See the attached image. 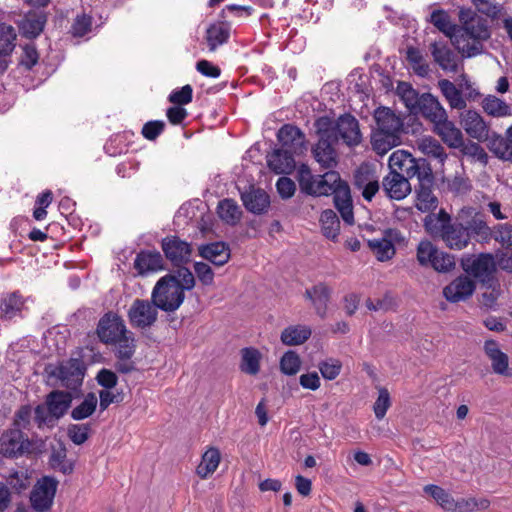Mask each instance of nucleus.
<instances>
[{"instance_id": "50", "label": "nucleus", "mask_w": 512, "mask_h": 512, "mask_svg": "<svg viewBox=\"0 0 512 512\" xmlns=\"http://www.w3.org/2000/svg\"><path fill=\"white\" fill-rule=\"evenodd\" d=\"M440 249L428 240L421 241L417 246L416 257L423 267H431Z\"/></svg>"}, {"instance_id": "54", "label": "nucleus", "mask_w": 512, "mask_h": 512, "mask_svg": "<svg viewBox=\"0 0 512 512\" xmlns=\"http://www.w3.org/2000/svg\"><path fill=\"white\" fill-rule=\"evenodd\" d=\"M407 60L417 75L424 77L428 74L429 66L424 61L423 56L418 49L413 47L408 48Z\"/></svg>"}, {"instance_id": "60", "label": "nucleus", "mask_w": 512, "mask_h": 512, "mask_svg": "<svg viewBox=\"0 0 512 512\" xmlns=\"http://www.w3.org/2000/svg\"><path fill=\"white\" fill-rule=\"evenodd\" d=\"M315 178L316 176L312 174L310 168L306 164H301L298 167L297 180L302 192L309 194Z\"/></svg>"}, {"instance_id": "27", "label": "nucleus", "mask_w": 512, "mask_h": 512, "mask_svg": "<svg viewBox=\"0 0 512 512\" xmlns=\"http://www.w3.org/2000/svg\"><path fill=\"white\" fill-rule=\"evenodd\" d=\"M433 176L429 180H419L416 189L415 207L421 212H431L438 206V199L432 191Z\"/></svg>"}, {"instance_id": "47", "label": "nucleus", "mask_w": 512, "mask_h": 512, "mask_svg": "<svg viewBox=\"0 0 512 512\" xmlns=\"http://www.w3.org/2000/svg\"><path fill=\"white\" fill-rule=\"evenodd\" d=\"M320 223L324 236L335 240L340 231V221L336 213L331 209L324 210L320 216Z\"/></svg>"}, {"instance_id": "33", "label": "nucleus", "mask_w": 512, "mask_h": 512, "mask_svg": "<svg viewBox=\"0 0 512 512\" xmlns=\"http://www.w3.org/2000/svg\"><path fill=\"white\" fill-rule=\"evenodd\" d=\"M241 199L245 208L254 214L266 212L270 205L269 195L262 189L252 188L242 193Z\"/></svg>"}, {"instance_id": "8", "label": "nucleus", "mask_w": 512, "mask_h": 512, "mask_svg": "<svg viewBox=\"0 0 512 512\" xmlns=\"http://www.w3.org/2000/svg\"><path fill=\"white\" fill-rule=\"evenodd\" d=\"M157 309L153 301L135 299L128 310L131 325L141 329L152 326L157 320Z\"/></svg>"}, {"instance_id": "52", "label": "nucleus", "mask_w": 512, "mask_h": 512, "mask_svg": "<svg viewBox=\"0 0 512 512\" xmlns=\"http://www.w3.org/2000/svg\"><path fill=\"white\" fill-rule=\"evenodd\" d=\"M114 343L117 344V357L123 360H130L135 352L133 333L127 330V332H124V335H121Z\"/></svg>"}, {"instance_id": "42", "label": "nucleus", "mask_w": 512, "mask_h": 512, "mask_svg": "<svg viewBox=\"0 0 512 512\" xmlns=\"http://www.w3.org/2000/svg\"><path fill=\"white\" fill-rule=\"evenodd\" d=\"M396 91L405 107L411 113H417V109L419 108L420 102L422 100V94L419 95L418 92L413 89L409 83L406 82H400L397 85Z\"/></svg>"}, {"instance_id": "63", "label": "nucleus", "mask_w": 512, "mask_h": 512, "mask_svg": "<svg viewBox=\"0 0 512 512\" xmlns=\"http://www.w3.org/2000/svg\"><path fill=\"white\" fill-rule=\"evenodd\" d=\"M39 54L33 44H26L22 47L20 64L27 69H31L38 62Z\"/></svg>"}, {"instance_id": "3", "label": "nucleus", "mask_w": 512, "mask_h": 512, "mask_svg": "<svg viewBox=\"0 0 512 512\" xmlns=\"http://www.w3.org/2000/svg\"><path fill=\"white\" fill-rule=\"evenodd\" d=\"M373 117L376 127L371 135V145L378 155L383 156L401 144L403 121L388 107H378Z\"/></svg>"}, {"instance_id": "62", "label": "nucleus", "mask_w": 512, "mask_h": 512, "mask_svg": "<svg viewBox=\"0 0 512 512\" xmlns=\"http://www.w3.org/2000/svg\"><path fill=\"white\" fill-rule=\"evenodd\" d=\"M193 89L187 84L180 89L174 90L169 95V101L175 105H186L192 101Z\"/></svg>"}, {"instance_id": "57", "label": "nucleus", "mask_w": 512, "mask_h": 512, "mask_svg": "<svg viewBox=\"0 0 512 512\" xmlns=\"http://www.w3.org/2000/svg\"><path fill=\"white\" fill-rule=\"evenodd\" d=\"M455 267L454 257L442 250H439L434 262L431 265L435 271L440 273H447L453 270Z\"/></svg>"}, {"instance_id": "48", "label": "nucleus", "mask_w": 512, "mask_h": 512, "mask_svg": "<svg viewBox=\"0 0 512 512\" xmlns=\"http://www.w3.org/2000/svg\"><path fill=\"white\" fill-rule=\"evenodd\" d=\"M97 404V396L92 392L88 393L84 397L83 401L72 409V419L80 421L90 417L95 412Z\"/></svg>"}, {"instance_id": "44", "label": "nucleus", "mask_w": 512, "mask_h": 512, "mask_svg": "<svg viewBox=\"0 0 512 512\" xmlns=\"http://www.w3.org/2000/svg\"><path fill=\"white\" fill-rule=\"evenodd\" d=\"M490 500L485 497H462L456 499L453 512H477L487 510Z\"/></svg>"}, {"instance_id": "13", "label": "nucleus", "mask_w": 512, "mask_h": 512, "mask_svg": "<svg viewBox=\"0 0 512 512\" xmlns=\"http://www.w3.org/2000/svg\"><path fill=\"white\" fill-rule=\"evenodd\" d=\"M437 235L452 250L465 249L470 243V233L462 221L446 224L437 230Z\"/></svg>"}, {"instance_id": "55", "label": "nucleus", "mask_w": 512, "mask_h": 512, "mask_svg": "<svg viewBox=\"0 0 512 512\" xmlns=\"http://www.w3.org/2000/svg\"><path fill=\"white\" fill-rule=\"evenodd\" d=\"M89 433V424H71L67 428L69 439L76 445L85 443L89 438Z\"/></svg>"}, {"instance_id": "38", "label": "nucleus", "mask_w": 512, "mask_h": 512, "mask_svg": "<svg viewBox=\"0 0 512 512\" xmlns=\"http://www.w3.org/2000/svg\"><path fill=\"white\" fill-rule=\"evenodd\" d=\"M262 354L254 347L241 350L240 370L248 375L255 376L260 372Z\"/></svg>"}, {"instance_id": "41", "label": "nucleus", "mask_w": 512, "mask_h": 512, "mask_svg": "<svg viewBox=\"0 0 512 512\" xmlns=\"http://www.w3.org/2000/svg\"><path fill=\"white\" fill-rule=\"evenodd\" d=\"M416 146L422 154L437 159L440 163H443L447 158V154L442 145L431 136L418 138L416 140Z\"/></svg>"}, {"instance_id": "64", "label": "nucleus", "mask_w": 512, "mask_h": 512, "mask_svg": "<svg viewBox=\"0 0 512 512\" xmlns=\"http://www.w3.org/2000/svg\"><path fill=\"white\" fill-rule=\"evenodd\" d=\"M494 239L501 243L502 246L512 245V225L500 224L495 228Z\"/></svg>"}, {"instance_id": "43", "label": "nucleus", "mask_w": 512, "mask_h": 512, "mask_svg": "<svg viewBox=\"0 0 512 512\" xmlns=\"http://www.w3.org/2000/svg\"><path fill=\"white\" fill-rule=\"evenodd\" d=\"M217 213L221 220L229 225H236L242 216L238 204L232 199H224L217 206Z\"/></svg>"}, {"instance_id": "22", "label": "nucleus", "mask_w": 512, "mask_h": 512, "mask_svg": "<svg viewBox=\"0 0 512 512\" xmlns=\"http://www.w3.org/2000/svg\"><path fill=\"white\" fill-rule=\"evenodd\" d=\"M396 234L394 230H387L382 237L368 240V246L378 261L385 262L394 257L396 250L393 239Z\"/></svg>"}, {"instance_id": "51", "label": "nucleus", "mask_w": 512, "mask_h": 512, "mask_svg": "<svg viewBox=\"0 0 512 512\" xmlns=\"http://www.w3.org/2000/svg\"><path fill=\"white\" fill-rule=\"evenodd\" d=\"M16 36L13 26L0 23V56L9 55L14 50Z\"/></svg>"}, {"instance_id": "23", "label": "nucleus", "mask_w": 512, "mask_h": 512, "mask_svg": "<svg viewBox=\"0 0 512 512\" xmlns=\"http://www.w3.org/2000/svg\"><path fill=\"white\" fill-rule=\"evenodd\" d=\"M433 131L451 148H459L463 144V134L448 119V115L433 125Z\"/></svg>"}, {"instance_id": "31", "label": "nucleus", "mask_w": 512, "mask_h": 512, "mask_svg": "<svg viewBox=\"0 0 512 512\" xmlns=\"http://www.w3.org/2000/svg\"><path fill=\"white\" fill-rule=\"evenodd\" d=\"M434 61L445 71L456 72L458 59L454 52L445 44L434 42L430 47Z\"/></svg>"}, {"instance_id": "19", "label": "nucleus", "mask_w": 512, "mask_h": 512, "mask_svg": "<svg viewBox=\"0 0 512 512\" xmlns=\"http://www.w3.org/2000/svg\"><path fill=\"white\" fill-rule=\"evenodd\" d=\"M483 349L495 374L506 377L512 376V370L509 367V357L501 350L500 345L496 341H485Z\"/></svg>"}, {"instance_id": "2", "label": "nucleus", "mask_w": 512, "mask_h": 512, "mask_svg": "<svg viewBox=\"0 0 512 512\" xmlns=\"http://www.w3.org/2000/svg\"><path fill=\"white\" fill-rule=\"evenodd\" d=\"M461 26L454 36V46L463 57H474L483 52V42L490 38L487 21L470 9L459 12Z\"/></svg>"}, {"instance_id": "24", "label": "nucleus", "mask_w": 512, "mask_h": 512, "mask_svg": "<svg viewBox=\"0 0 512 512\" xmlns=\"http://www.w3.org/2000/svg\"><path fill=\"white\" fill-rule=\"evenodd\" d=\"M343 181L336 171H328L323 175L316 176L312 188L310 189L309 195L313 196H327L334 194Z\"/></svg>"}, {"instance_id": "29", "label": "nucleus", "mask_w": 512, "mask_h": 512, "mask_svg": "<svg viewBox=\"0 0 512 512\" xmlns=\"http://www.w3.org/2000/svg\"><path fill=\"white\" fill-rule=\"evenodd\" d=\"M334 204L343 221L348 225H352L354 223L353 204L350 188L346 182L341 184L334 193Z\"/></svg>"}, {"instance_id": "14", "label": "nucleus", "mask_w": 512, "mask_h": 512, "mask_svg": "<svg viewBox=\"0 0 512 512\" xmlns=\"http://www.w3.org/2000/svg\"><path fill=\"white\" fill-rule=\"evenodd\" d=\"M354 186L362 197L370 202L380 190L379 178L368 164H362L355 172Z\"/></svg>"}, {"instance_id": "21", "label": "nucleus", "mask_w": 512, "mask_h": 512, "mask_svg": "<svg viewBox=\"0 0 512 512\" xmlns=\"http://www.w3.org/2000/svg\"><path fill=\"white\" fill-rule=\"evenodd\" d=\"M461 125L473 139L485 141L489 137V127L484 118L475 110H467L461 115Z\"/></svg>"}, {"instance_id": "6", "label": "nucleus", "mask_w": 512, "mask_h": 512, "mask_svg": "<svg viewBox=\"0 0 512 512\" xmlns=\"http://www.w3.org/2000/svg\"><path fill=\"white\" fill-rule=\"evenodd\" d=\"M331 138L337 141L339 138L348 146H356L362 140V135L357 119L350 115H342L336 122L329 119Z\"/></svg>"}, {"instance_id": "49", "label": "nucleus", "mask_w": 512, "mask_h": 512, "mask_svg": "<svg viewBox=\"0 0 512 512\" xmlns=\"http://www.w3.org/2000/svg\"><path fill=\"white\" fill-rule=\"evenodd\" d=\"M45 19L41 15L27 14L20 24L24 36L28 38L37 37L44 28Z\"/></svg>"}, {"instance_id": "18", "label": "nucleus", "mask_w": 512, "mask_h": 512, "mask_svg": "<svg viewBox=\"0 0 512 512\" xmlns=\"http://www.w3.org/2000/svg\"><path fill=\"white\" fill-rule=\"evenodd\" d=\"M161 246L167 259L175 265L187 263L190 260L192 253L190 244L177 236L164 238Z\"/></svg>"}, {"instance_id": "30", "label": "nucleus", "mask_w": 512, "mask_h": 512, "mask_svg": "<svg viewBox=\"0 0 512 512\" xmlns=\"http://www.w3.org/2000/svg\"><path fill=\"white\" fill-rule=\"evenodd\" d=\"M71 403V393L58 390L49 393L45 401L50 416L56 420L61 418L67 412Z\"/></svg>"}, {"instance_id": "32", "label": "nucleus", "mask_w": 512, "mask_h": 512, "mask_svg": "<svg viewBox=\"0 0 512 512\" xmlns=\"http://www.w3.org/2000/svg\"><path fill=\"white\" fill-rule=\"evenodd\" d=\"M138 274L145 275L163 268V259L158 251H141L134 260Z\"/></svg>"}, {"instance_id": "59", "label": "nucleus", "mask_w": 512, "mask_h": 512, "mask_svg": "<svg viewBox=\"0 0 512 512\" xmlns=\"http://www.w3.org/2000/svg\"><path fill=\"white\" fill-rule=\"evenodd\" d=\"M321 375L327 380H334L341 372L342 364L339 360L329 359L318 365Z\"/></svg>"}, {"instance_id": "40", "label": "nucleus", "mask_w": 512, "mask_h": 512, "mask_svg": "<svg viewBox=\"0 0 512 512\" xmlns=\"http://www.w3.org/2000/svg\"><path fill=\"white\" fill-rule=\"evenodd\" d=\"M311 328L307 325H292L281 333V341L288 346H297L305 343L311 336Z\"/></svg>"}, {"instance_id": "15", "label": "nucleus", "mask_w": 512, "mask_h": 512, "mask_svg": "<svg viewBox=\"0 0 512 512\" xmlns=\"http://www.w3.org/2000/svg\"><path fill=\"white\" fill-rule=\"evenodd\" d=\"M476 284L468 275H460L443 288V296L450 303H458L470 298Z\"/></svg>"}, {"instance_id": "39", "label": "nucleus", "mask_w": 512, "mask_h": 512, "mask_svg": "<svg viewBox=\"0 0 512 512\" xmlns=\"http://www.w3.org/2000/svg\"><path fill=\"white\" fill-rule=\"evenodd\" d=\"M230 36V27L223 22L211 24L206 30V41L210 51H215L226 43Z\"/></svg>"}, {"instance_id": "58", "label": "nucleus", "mask_w": 512, "mask_h": 512, "mask_svg": "<svg viewBox=\"0 0 512 512\" xmlns=\"http://www.w3.org/2000/svg\"><path fill=\"white\" fill-rule=\"evenodd\" d=\"M390 405L391 400L388 390L386 388H380L378 398L373 405L376 418L379 420L383 419Z\"/></svg>"}, {"instance_id": "17", "label": "nucleus", "mask_w": 512, "mask_h": 512, "mask_svg": "<svg viewBox=\"0 0 512 512\" xmlns=\"http://www.w3.org/2000/svg\"><path fill=\"white\" fill-rule=\"evenodd\" d=\"M382 189L388 198L399 201L410 194L411 185L404 175L390 171L382 179Z\"/></svg>"}, {"instance_id": "9", "label": "nucleus", "mask_w": 512, "mask_h": 512, "mask_svg": "<svg viewBox=\"0 0 512 512\" xmlns=\"http://www.w3.org/2000/svg\"><path fill=\"white\" fill-rule=\"evenodd\" d=\"M57 485V480L52 477L46 476L38 480L30 496L32 507L39 512L50 509L55 497Z\"/></svg>"}, {"instance_id": "25", "label": "nucleus", "mask_w": 512, "mask_h": 512, "mask_svg": "<svg viewBox=\"0 0 512 512\" xmlns=\"http://www.w3.org/2000/svg\"><path fill=\"white\" fill-rule=\"evenodd\" d=\"M305 297L309 299L316 314L325 319L328 312V303L331 297V289L323 283H319L305 291Z\"/></svg>"}, {"instance_id": "12", "label": "nucleus", "mask_w": 512, "mask_h": 512, "mask_svg": "<svg viewBox=\"0 0 512 512\" xmlns=\"http://www.w3.org/2000/svg\"><path fill=\"white\" fill-rule=\"evenodd\" d=\"M31 445L20 429L8 430L0 437V451L6 457H19L29 453Z\"/></svg>"}, {"instance_id": "10", "label": "nucleus", "mask_w": 512, "mask_h": 512, "mask_svg": "<svg viewBox=\"0 0 512 512\" xmlns=\"http://www.w3.org/2000/svg\"><path fill=\"white\" fill-rule=\"evenodd\" d=\"M53 374L60 380L62 386L76 389L83 382L85 365L82 360L72 358L62 362Z\"/></svg>"}, {"instance_id": "56", "label": "nucleus", "mask_w": 512, "mask_h": 512, "mask_svg": "<svg viewBox=\"0 0 512 512\" xmlns=\"http://www.w3.org/2000/svg\"><path fill=\"white\" fill-rule=\"evenodd\" d=\"M50 464L54 469L61 471L63 474H69L73 471V463L66 460L64 448L53 451L50 457Z\"/></svg>"}, {"instance_id": "16", "label": "nucleus", "mask_w": 512, "mask_h": 512, "mask_svg": "<svg viewBox=\"0 0 512 512\" xmlns=\"http://www.w3.org/2000/svg\"><path fill=\"white\" fill-rule=\"evenodd\" d=\"M124 332H127V328L123 319L112 313L104 315L97 327V334L104 343L116 342Z\"/></svg>"}, {"instance_id": "53", "label": "nucleus", "mask_w": 512, "mask_h": 512, "mask_svg": "<svg viewBox=\"0 0 512 512\" xmlns=\"http://www.w3.org/2000/svg\"><path fill=\"white\" fill-rule=\"evenodd\" d=\"M301 368V359L294 351H287L280 360V370L285 375H295Z\"/></svg>"}, {"instance_id": "35", "label": "nucleus", "mask_w": 512, "mask_h": 512, "mask_svg": "<svg viewBox=\"0 0 512 512\" xmlns=\"http://www.w3.org/2000/svg\"><path fill=\"white\" fill-rule=\"evenodd\" d=\"M483 111L494 118H506L512 116V107L505 100L489 94L481 101Z\"/></svg>"}, {"instance_id": "20", "label": "nucleus", "mask_w": 512, "mask_h": 512, "mask_svg": "<svg viewBox=\"0 0 512 512\" xmlns=\"http://www.w3.org/2000/svg\"><path fill=\"white\" fill-rule=\"evenodd\" d=\"M277 138L278 141L282 144L283 149H286L293 154H302L306 149L305 135L298 127L294 125H283L277 133Z\"/></svg>"}, {"instance_id": "4", "label": "nucleus", "mask_w": 512, "mask_h": 512, "mask_svg": "<svg viewBox=\"0 0 512 512\" xmlns=\"http://www.w3.org/2000/svg\"><path fill=\"white\" fill-rule=\"evenodd\" d=\"M390 171L398 172L406 178L417 177L418 180H429L432 169L424 158H415L406 150H396L389 157Z\"/></svg>"}, {"instance_id": "34", "label": "nucleus", "mask_w": 512, "mask_h": 512, "mask_svg": "<svg viewBox=\"0 0 512 512\" xmlns=\"http://www.w3.org/2000/svg\"><path fill=\"white\" fill-rule=\"evenodd\" d=\"M199 254L216 266H222L230 259V249L224 242L202 245L199 248Z\"/></svg>"}, {"instance_id": "26", "label": "nucleus", "mask_w": 512, "mask_h": 512, "mask_svg": "<svg viewBox=\"0 0 512 512\" xmlns=\"http://www.w3.org/2000/svg\"><path fill=\"white\" fill-rule=\"evenodd\" d=\"M417 113L429 120L433 125L448 114L437 97L431 93H423Z\"/></svg>"}, {"instance_id": "5", "label": "nucleus", "mask_w": 512, "mask_h": 512, "mask_svg": "<svg viewBox=\"0 0 512 512\" xmlns=\"http://www.w3.org/2000/svg\"><path fill=\"white\" fill-rule=\"evenodd\" d=\"M329 118L321 117L316 121L319 141L313 149L315 160L326 169H332L337 165V154L333 148L335 142L329 129Z\"/></svg>"}, {"instance_id": "1", "label": "nucleus", "mask_w": 512, "mask_h": 512, "mask_svg": "<svg viewBox=\"0 0 512 512\" xmlns=\"http://www.w3.org/2000/svg\"><path fill=\"white\" fill-rule=\"evenodd\" d=\"M195 286L192 272L180 267L174 273L161 277L153 288L151 298L156 307L165 312L176 311L185 299V290Z\"/></svg>"}, {"instance_id": "61", "label": "nucleus", "mask_w": 512, "mask_h": 512, "mask_svg": "<svg viewBox=\"0 0 512 512\" xmlns=\"http://www.w3.org/2000/svg\"><path fill=\"white\" fill-rule=\"evenodd\" d=\"M478 12L485 14L492 19L500 16L502 6L491 2L490 0H471Z\"/></svg>"}, {"instance_id": "46", "label": "nucleus", "mask_w": 512, "mask_h": 512, "mask_svg": "<svg viewBox=\"0 0 512 512\" xmlns=\"http://www.w3.org/2000/svg\"><path fill=\"white\" fill-rule=\"evenodd\" d=\"M431 23L437 27L442 33L448 36L454 44V36L458 28L451 22L450 16L444 10H435L430 16Z\"/></svg>"}, {"instance_id": "28", "label": "nucleus", "mask_w": 512, "mask_h": 512, "mask_svg": "<svg viewBox=\"0 0 512 512\" xmlns=\"http://www.w3.org/2000/svg\"><path fill=\"white\" fill-rule=\"evenodd\" d=\"M267 164L275 174H290L295 169L293 153L286 149H276L270 153Z\"/></svg>"}, {"instance_id": "37", "label": "nucleus", "mask_w": 512, "mask_h": 512, "mask_svg": "<svg viewBox=\"0 0 512 512\" xmlns=\"http://www.w3.org/2000/svg\"><path fill=\"white\" fill-rule=\"evenodd\" d=\"M438 87L450 108L457 110H463L466 108V100L463 97L462 92L453 82L447 79H442L438 81Z\"/></svg>"}, {"instance_id": "7", "label": "nucleus", "mask_w": 512, "mask_h": 512, "mask_svg": "<svg viewBox=\"0 0 512 512\" xmlns=\"http://www.w3.org/2000/svg\"><path fill=\"white\" fill-rule=\"evenodd\" d=\"M462 268L468 275L486 282L496 271V260L489 253L472 255L462 260Z\"/></svg>"}, {"instance_id": "36", "label": "nucleus", "mask_w": 512, "mask_h": 512, "mask_svg": "<svg viewBox=\"0 0 512 512\" xmlns=\"http://www.w3.org/2000/svg\"><path fill=\"white\" fill-rule=\"evenodd\" d=\"M221 461V453L218 448H208L201 457V461L196 467V474L201 479L211 476L218 468Z\"/></svg>"}, {"instance_id": "11", "label": "nucleus", "mask_w": 512, "mask_h": 512, "mask_svg": "<svg viewBox=\"0 0 512 512\" xmlns=\"http://www.w3.org/2000/svg\"><path fill=\"white\" fill-rule=\"evenodd\" d=\"M458 219L464 223L470 237L474 236L480 241H488L492 237V231L483 216L472 207H464L459 211Z\"/></svg>"}, {"instance_id": "45", "label": "nucleus", "mask_w": 512, "mask_h": 512, "mask_svg": "<svg viewBox=\"0 0 512 512\" xmlns=\"http://www.w3.org/2000/svg\"><path fill=\"white\" fill-rule=\"evenodd\" d=\"M424 491L429 494L443 510L453 512L456 499L448 491L433 484L426 485Z\"/></svg>"}]
</instances>
